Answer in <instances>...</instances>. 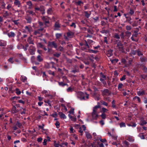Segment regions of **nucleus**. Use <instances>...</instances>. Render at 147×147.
Returning a JSON list of instances; mask_svg holds the SVG:
<instances>
[{"instance_id": "f257e3e1", "label": "nucleus", "mask_w": 147, "mask_h": 147, "mask_svg": "<svg viewBox=\"0 0 147 147\" xmlns=\"http://www.w3.org/2000/svg\"><path fill=\"white\" fill-rule=\"evenodd\" d=\"M78 94L80 96V97L78 96V98L81 100H86L89 98V95L86 92L84 93L82 92H80L78 93Z\"/></svg>"}, {"instance_id": "f03ea898", "label": "nucleus", "mask_w": 147, "mask_h": 147, "mask_svg": "<svg viewBox=\"0 0 147 147\" xmlns=\"http://www.w3.org/2000/svg\"><path fill=\"white\" fill-rule=\"evenodd\" d=\"M102 93L104 98L108 100H110V92L107 89H104V90H101Z\"/></svg>"}, {"instance_id": "7ed1b4c3", "label": "nucleus", "mask_w": 147, "mask_h": 147, "mask_svg": "<svg viewBox=\"0 0 147 147\" xmlns=\"http://www.w3.org/2000/svg\"><path fill=\"white\" fill-rule=\"evenodd\" d=\"M99 106L96 105L94 107L93 111L92 113V117L93 119H96L98 117V114L97 112V109L99 108Z\"/></svg>"}, {"instance_id": "20e7f679", "label": "nucleus", "mask_w": 147, "mask_h": 147, "mask_svg": "<svg viewBox=\"0 0 147 147\" xmlns=\"http://www.w3.org/2000/svg\"><path fill=\"white\" fill-rule=\"evenodd\" d=\"M48 46L51 48L54 47L55 49H57V44L54 41L49 42Z\"/></svg>"}, {"instance_id": "39448f33", "label": "nucleus", "mask_w": 147, "mask_h": 147, "mask_svg": "<svg viewBox=\"0 0 147 147\" xmlns=\"http://www.w3.org/2000/svg\"><path fill=\"white\" fill-rule=\"evenodd\" d=\"M117 49H118L119 50L122 52H124V50L123 48L122 44L121 42H118L117 44Z\"/></svg>"}, {"instance_id": "423d86ee", "label": "nucleus", "mask_w": 147, "mask_h": 147, "mask_svg": "<svg viewBox=\"0 0 147 147\" xmlns=\"http://www.w3.org/2000/svg\"><path fill=\"white\" fill-rule=\"evenodd\" d=\"M36 51L35 48L32 46L30 47L29 49V51L30 54L33 55L34 54Z\"/></svg>"}, {"instance_id": "0eeeda50", "label": "nucleus", "mask_w": 147, "mask_h": 147, "mask_svg": "<svg viewBox=\"0 0 147 147\" xmlns=\"http://www.w3.org/2000/svg\"><path fill=\"white\" fill-rule=\"evenodd\" d=\"M42 20L45 22V23L46 25L47 26V24H49V18L45 16H43L41 18Z\"/></svg>"}, {"instance_id": "6e6552de", "label": "nucleus", "mask_w": 147, "mask_h": 147, "mask_svg": "<svg viewBox=\"0 0 147 147\" xmlns=\"http://www.w3.org/2000/svg\"><path fill=\"white\" fill-rule=\"evenodd\" d=\"M14 4L16 6H17L19 7L21 6V4L18 0H15L14 2Z\"/></svg>"}, {"instance_id": "1a4fd4ad", "label": "nucleus", "mask_w": 147, "mask_h": 147, "mask_svg": "<svg viewBox=\"0 0 147 147\" xmlns=\"http://www.w3.org/2000/svg\"><path fill=\"white\" fill-rule=\"evenodd\" d=\"M58 114L61 119H66L67 118L66 116H65V114L62 112H59L58 113Z\"/></svg>"}, {"instance_id": "9d476101", "label": "nucleus", "mask_w": 147, "mask_h": 147, "mask_svg": "<svg viewBox=\"0 0 147 147\" xmlns=\"http://www.w3.org/2000/svg\"><path fill=\"white\" fill-rule=\"evenodd\" d=\"M6 42L3 40H0V46H5L6 45Z\"/></svg>"}, {"instance_id": "9b49d317", "label": "nucleus", "mask_w": 147, "mask_h": 147, "mask_svg": "<svg viewBox=\"0 0 147 147\" xmlns=\"http://www.w3.org/2000/svg\"><path fill=\"white\" fill-rule=\"evenodd\" d=\"M18 110L16 109V107L13 106L11 110V113H15L18 112Z\"/></svg>"}, {"instance_id": "f8f14e48", "label": "nucleus", "mask_w": 147, "mask_h": 147, "mask_svg": "<svg viewBox=\"0 0 147 147\" xmlns=\"http://www.w3.org/2000/svg\"><path fill=\"white\" fill-rule=\"evenodd\" d=\"M137 53V55L139 56H140L142 55V53L139 50H137V51H135L134 52V53H133L134 55H135L136 54V53Z\"/></svg>"}, {"instance_id": "ddd939ff", "label": "nucleus", "mask_w": 147, "mask_h": 147, "mask_svg": "<svg viewBox=\"0 0 147 147\" xmlns=\"http://www.w3.org/2000/svg\"><path fill=\"white\" fill-rule=\"evenodd\" d=\"M138 95L140 96L142 95H144L145 94V91L144 90L139 91L137 92Z\"/></svg>"}, {"instance_id": "4468645a", "label": "nucleus", "mask_w": 147, "mask_h": 147, "mask_svg": "<svg viewBox=\"0 0 147 147\" xmlns=\"http://www.w3.org/2000/svg\"><path fill=\"white\" fill-rule=\"evenodd\" d=\"M26 4L28 6V8L31 9L32 7V3L31 1H28L26 2Z\"/></svg>"}, {"instance_id": "2eb2a0df", "label": "nucleus", "mask_w": 147, "mask_h": 147, "mask_svg": "<svg viewBox=\"0 0 147 147\" xmlns=\"http://www.w3.org/2000/svg\"><path fill=\"white\" fill-rule=\"evenodd\" d=\"M68 115L72 121L75 122L76 121V117L72 116L70 114H69Z\"/></svg>"}, {"instance_id": "dca6fc26", "label": "nucleus", "mask_w": 147, "mask_h": 147, "mask_svg": "<svg viewBox=\"0 0 147 147\" xmlns=\"http://www.w3.org/2000/svg\"><path fill=\"white\" fill-rule=\"evenodd\" d=\"M74 35V34L72 32H68L67 33V36L69 38H71L73 37Z\"/></svg>"}, {"instance_id": "f3484780", "label": "nucleus", "mask_w": 147, "mask_h": 147, "mask_svg": "<svg viewBox=\"0 0 147 147\" xmlns=\"http://www.w3.org/2000/svg\"><path fill=\"white\" fill-rule=\"evenodd\" d=\"M27 78L24 76H21L20 78V80L23 82H24L26 81Z\"/></svg>"}, {"instance_id": "a211bd4d", "label": "nucleus", "mask_w": 147, "mask_h": 147, "mask_svg": "<svg viewBox=\"0 0 147 147\" xmlns=\"http://www.w3.org/2000/svg\"><path fill=\"white\" fill-rule=\"evenodd\" d=\"M7 35L9 37H12L14 36L15 34L14 32H11L8 33Z\"/></svg>"}, {"instance_id": "6ab92c4d", "label": "nucleus", "mask_w": 147, "mask_h": 147, "mask_svg": "<svg viewBox=\"0 0 147 147\" xmlns=\"http://www.w3.org/2000/svg\"><path fill=\"white\" fill-rule=\"evenodd\" d=\"M83 2L80 0H79L78 1L75 2V4L77 5L81 6L82 4H83Z\"/></svg>"}, {"instance_id": "aec40b11", "label": "nucleus", "mask_w": 147, "mask_h": 147, "mask_svg": "<svg viewBox=\"0 0 147 147\" xmlns=\"http://www.w3.org/2000/svg\"><path fill=\"white\" fill-rule=\"evenodd\" d=\"M28 23H30L31 22L32 18L28 16L26 18Z\"/></svg>"}, {"instance_id": "412c9836", "label": "nucleus", "mask_w": 147, "mask_h": 147, "mask_svg": "<svg viewBox=\"0 0 147 147\" xmlns=\"http://www.w3.org/2000/svg\"><path fill=\"white\" fill-rule=\"evenodd\" d=\"M20 113L22 115L25 114L26 109L24 108H21L20 109Z\"/></svg>"}, {"instance_id": "4be33fe9", "label": "nucleus", "mask_w": 147, "mask_h": 147, "mask_svg": "<svg viewBox=\"0 0 147 147\" xmlns=\"http://www.w3.org/2000/svg\"><path fill=\"white\" fill-rule=\"evenodd\" d=\"M52 12H53V10L51 8H49V9H47V12L48 14H50V15L51 14H52Z\"/></svg>"}, {"instance_id": "5701e85b", "label": "nucleus", "mask_w": 147, "mask_h": 147, "mask_svg": "<svg viewBox=\"0 0 147 147\" xmlns=\"http://www.w3.org/2000/svg\"><path fill=\"white\" fill-rule=\"evenodd\" d=\"M103 19L105 20H106V21L105 22L104 21H101V24L102 25H105L106 24V22H108L107 21V20L108 18H103Z\"/></svg>"}, {"instance_id": "b1692460", "label": "nucleus", "mask_w": 147, "mask_h": 147, "mask_svg": "<svg viewBox=\"0 0 147 147\" xmlns=\"http://www.w3.org/2000/svg\"><path fill=\"white\" fill-rule=\"evenodd\" d=\"M118 61V59H113L112 60H111V62L113 64H115Z\"/></svg>"}, {"instance_id": "393cba45", "label": "nucleus", "mask_w": 147, "mask_h": 147, "mask_svg": "<svg viewBox=\"0 0 147 147\" xmlns=\"http://www.w3.org/2000/svg\"><path fill=\"white\" fill-rule=\"evenodd\" d=\"M86 135L87 138L88 139H90L92 138L91 135L89 133L86 132Z\"/></svg>"}, {"instance_id": "a878e982", "label": "nucleus", "mask_w": 147, "mask_h": 147, "mask_svg": "<svg viewBox=\"0 0 147 147\" xmlns=\"http://www.w3.org/2000/svg\"><path fill=\"white\" fill-rule=\"evenodd\" d=\"M112 107L113 108H114L115 109H116L117 107L116 106V105L115 104V102L114 100H113L112 101Z\"/></svg>"}, {"instance_id": "bb28decb", "label": "nucleus", "mask_w": 147, "mask_h": 147, "mask_svg": "<svg viewBox=\"0 0 147 147\" xmlns=\"http://www.w3.org/2000/svg\"><path fill=\"white\" fill-rule=\"evenodd\" d=\"M74 90V88L71 87H69L67 89V92H72Z\"/></svg>"}, {"instance_id": "cd10ccee", "label": "nucleus", "mask_w": 147, "mask_h": 147, "mask_svg": "<svg viewBox=\"0 0 147 147\" xmlns=\"http://www.w3.org/2000/svg\"><path fill=\"white\" fill-rule=\"evenodd\" d=\"M147 123L146 121L144 120H142L141 121V123L140 125H144L146 124Z\"/></svg>"}, {"instance_id": "c85d7f7f", "label": "nucleus", "mask_w": 147, "mask_h": 147, "mask_svg": "<svg viewBox=\"0 0 147 147\" xmlns=\"http://www.w3.org/2000/svg\"><path fill=\"white\" fill-rule=\"evenodd\" d=\"M42 58L40 55H38L37 57V60L38 61L40 62L42 60Z\"/></svg>"}, {"instance_id": "c756f323", "label": "nucleus", "mask_w": 147, "mask_h": 147, "mask_svg": "<svg viewBox=\"0 0 147 147\" xmlns=\"http://www.w3.org/2000/svg\"><path fill=\"white\" fill-rule=\"evenodd\" d=\"M60 26L59 22H56L55 24V28H59Z\"/></svg>"}, {"instance_id": "7c9ffc66", "label": "nucleus", "mask_w": 147, "mask_h": 147, "mask_svg": "<svg viewBox=\"0 0 147 147\" xmlns=\"http://www.w3.org/2000/svg\"><path fill=\"white\" fill-rule=\"evenodd\" d=\"M88 51L90 53H96L98 52V51H95V50H94L92 49H90Z\"/></svg>"}, {"instance_id": "2f4dec72", "label": "nucleus", "mask_w": 147, "mask_h": 147, "mask_svg": "<svg viewBox=\"0 0 147 147\" xmlns=\"http://www.w3.org/2000/svg\"><path fill=\"white\" fill-rule=\"evenodd\" d=\"M119 125L121 127H125L126 126L125 123L123 122L119 124Z\"/></svg>"}, {"instance_id": "473e14b6", "label": "nucleus", "mask_w": 147, "mask_h": 147, "mask_svg": "<svg viewBox=\"0 0 147 147\" xmlns=\"http://www.w3.org/2000/svg\"><path fill=\"white\" fill-rule=\"evenodd\" d=\"M85 15V16L87 18H88L90 16V14H89L87 11H84Z\"/></svg>"}, {"instance_id": "72a5a7b5", "label": "nucleus", "mask_w": 147, "mask_h": 147, "mask_svg": "<svg viewBox=\"0 0 147 147\" xmlns=\"http://www.w3.org/2000/svg\"><path fill=\"white\" fill-rule=\"evenodd\" d=\"M62 34L60 33H57L55 34L56 37L58 39L62 36Z\"/></svg>"}, {"instance_id": "f704fd0d", "label": "nucleus", "mask_w": 147, "mask_h": 147, "mask_svg": "<svg viewBox=\"0 0 147 147\" xmlns=\"http://www.w3.org/2000/svg\"><path fill=\"white\" fill-rule=\"evenodd\" d=\"M95 99V100H98L100 99L99 95H95L94 96Z\"/></svg>"}, {"instance_id": "c9c22d12", "label": "nucleus", "mask_w": 147, "mask_h": 147, "mask_svg": "<svg viewBox=\"0 0 147 147\" xmlns=\"http://www.w3.org/2000/svg\"><path fill=\"white\" fill-rule=\"evenodd\" d=\"M8 61L10 62L11 63H13L14 61L13 60V58L12 57L10 58L8 60Z\"/></svg>"}, {"instance_id": "e433bc0d", "label": "nucleus", "mask_w": 147, "mask_h": 147, "mask_svg": "<svg viewBox=\"0 0 147 147\" xmlns=\"http://www.w3.org/2000/svg\"><path fill=\"white\" fill-rule=\"evenodd\" d=\"M9 13L7 11H5L3 14V16L5 17H6L7 16H9Z\"/></svg>"}, {"instance_id": "4c0bfd02", "label": "nucleus", "mask_w": 147, "mask_h": 147, "mask_svg": "<svg viewBox=\"0 0 147 147\" xmlns=\"http://www.w3.org/2000/svg\"><path fill=\"white\" fill-rule=\"evenodd\" d=\"M47 72L50 75H51L53 76L55 75V73L54 71H52L51 70H49L47 71Z\"/></svg>"}, {"instance_id": "58836bf2", "label": "nucleus", "mask_w": 147, "mask_h": 147, "mask_svg": "<svg viewBox=\"0 0 147 147\" xmlns=\"http://www.w3.org/2000/svg\"><path fill=\"white\" fill-rule=\"evenodd\" d=\"M42 7L40 6V8H39L38 7H35L34 9L36 10L40 11H42Z\"/></svg>"}, {"instance_id": "ea45409f", "label": "nucleus", "mask_w": 147, "mask_h": 147, "mask_svg": "<svg viewBox=\"0 0 147 147\" xmlns=\"http://www.w3.org/2000/svg\"><path fill=\"white\" fill-rule=\"evenodd\" d=\"M12 8V5L11 4H9L7 7L6 8L7 9L10 11V9Z\"/></svg>"}, {"instance_id": "a19ab883", "label": "nucleus", "mask_w": 147, "mask_h": 147, "mask_svg": "<svg viewBox=\"0 0 147 147\" xmlns=\"http://www.w3.org/2000/svg\"><path fill=\"white\" fill-rule=\"evenodd\" d=\"M42 30L43 29L42 28L41 29H39L38 30L35 31L34 32V34L36 35H37L38 34H39V31H42Z\"/></svg>"}, {"instance_id": "79ce46f5", "label": "nucleus", "mask_w": 147, "mask_h": 147, "mask_svg": "<svg viewBox=\"0 0 147 147\" xmlns=\"http://www.w3.org/2000/svg\"><path fill=\"white\" fill-rule=\"evenodd\" d=\"M13 45H10L8 46L7 48L8 49L11 50L13 48Z\"/></svg>"}, {"instance_id": "37998d69", "label": "nucleus", "mask_w": 147, "mask_h": 147, "mask_svg": "<svg viewBox=\"0 0 147 147\" xmlns=\"http://www.w3.org/2000/svg\"><path fill=\"white\" fill-rule=\"evenodd\" d=\"M105 79H103L102 78H101L100 79V81H101L103 83L104 85H105L106 84V82L105 81Z\"/></svg>"}, {"instance_id": "c03bdc74", "label": "nucleus", "mask_w": 147, "mask_h": 147, "mask_svg": "<svg viewBox=\"0 0 147 147\" xmlns=\"http://www.w3.org/2000/svg\"><path fill=\"white\" fill-rule=\"evenodd\" d=\"M134 139L131 136H129L128 137V140L130 142L133 141H134Z\"/></svg>"}, {"instance_id": "a18cd8bd", "label": "nucleus", "mask_w": 147, "mask_h": 147, "mask_svg": "<svg viewBox=\"0 0 147 147\" xmlns=\"http://www.w3.org/2000/svg\"><path fill=\"white\" fill-rule=\"evenodd\" d=\"M55 125L57 128L59 127L60 123L58 121H57L55 123Z\"/></svg>"}, {"instance_id": "49530a36", "label": "nucleus", "mask_w": 147, "mask_h": 147, "mask_svg": "<svg viewBox=\"0 0 147 147\" xmlns=\"http://www.w3.org/2000/svg\"><path fill=\"white\" fill-rule=\"evenodd\" d=\"M100 102L102 105H105L106 106H107L108 105V104L106 102L104 101H101Z\"/></svg>"}, {"instance_id": "de8ad7c7", "label": "nucleus", "mask_w": 147, "mask_h": 147, "mask_svg": "<svg viewBox=\"0 0 147 147\" xmlns=\"http://www.w3.org/2000/svg\"><path fill=\"white\" fill-rule=\"evenodd\" d=\"M140 60L142 62H146V59L145 58H140Z\"/></svg>"}, {"instance_id": "09e8293b", "label": "nucleus", "mask_w": 147, "mask_h": 147, "mask_svg": "<svg viewBox=\"0 0 147 147\" xmlns=\"http://www.w3.org/2000/svg\"><path fill=\"white\" fill-rule=\"evenodd\" d=\"M57 49L61 51H63L64 50L63 48L61 46L59 47Z\"/></svg>"}, {"instance_id": "8fccbe9b", "label": "nucleus", "mask_w": 147, "mask_h": 147, "mask_svg": "<svg viewBox=\"0 0 147 147\" xmlns=\"http://www.w3.org/2000/svg\"><path fill=\"white\" fill-rule=\"evenodd\" d=\"M21 92L19 89H16V93L18 95H20L21 94Z\"/></svg>"}, {"instance_id": "3c124183", "label": "nucleus", "mask_w": 147, "mask_h": 147, "mask_svg": "<svg viewBox=\"0 0 147 147\" xmlns=\"http://www.w3.org/2000/svg\"><path fill=\"white\" fill-rule=\"evenodd\" d=\"M16 125L18 126L20 128L22 126V125L20 123L18 122H17Z\"/></svg>"}, {"instance_id": "603ef678", "label": "nucleus", "mask_w": 147, "mask_h": 147, "mask_svg": "<svg viewBox=\"0 0 147 147\" xmlns=\"http://www.w3.org/2000/svg\"><path fill=\"white\" fill-rule=\"evenodd\" d=\"M134 13V11L133 9H130L129 12V14L130 15H133Z\"/></svg>"}, {"instance_id": "864d4df0", "label": "nucleus", "mask_w": 147, "mask_h": 147, "mask_svg": "<svg viewBox=\"0 0 147 147\" xmlns=\"http://www.w3.org/2000/svg\"><path fill=\"white\" fill-rule=\"evenodd\" d=\"M106 54L108 57H110V51L109 50H108L106 52Z\"/></svg>"}, {"instance_id": "5fc2aeb1", "label": "nucleus", "mask_w": 147, "mask_h": 147, "mask_svg": "<svg viewBox=\"0 0 147 147\" xmlns=\"http://www.w3.org/2000/svg\"><path fill=\"white\" fill-rule=\"evenodd\" d=\"M42 48L43 49H44V50L45 51H47V50L48 52H50V51L51 50V49H49V48H48V49H47L44 47H43Z\"/></svg>"}, {"instance_id": "6e6d98bb", "label": "nucleus", "mask_w": 147, "mask_h": 147, "mask_svg": "<svg viewBox=\"0 0 147 147\" xmlns=\"http://www.w3.org/2000/svg\"><path fill=\"white\" fill-rule=\"evenodd\" d=\"M28 42L30 44H34L33 41H31L30 39V38H28L27 40Z\"/></svg>"}, {"instance_id": "4d7b16f0", "label": "nucleus", "mask_w": 147, "mask_h": 147, "mask_svg": "<svg viewBox=\"0 0 147 147\" xmlns=\"http://www.w3.org/2000/svg\"><path fill=\"white\" fill-rule=\"evenodd\" d=\"M134 99H136L139 102H140V98L137 96H135L134 98Z\"/></svg>"}, {"instance_id": "13d9d810", "label": "nucleus", "mask_w": 147, "mask_h": 147, "mask_svg": "<svg viewBox=\"0 0 147 147\" xmlns=\"http://www.w3.org/2000/svg\"><path fill=\"white\" fill-rule=\"evenodd\" d=\"M101 116L103 119H105L106 118V115L104 113H103L101 115Z\"/></svg>"}, {"instance_id": "bf43d9fd", "label": "nucleus", "mask_w": 147, "mask_h": 147, "mask_svg": "<svg viewBox=\"0 0 147 147\" xmlns=\"http://www.w3.org/2000/svg\"><path fill=\"white\" fill-rule=\"evenodd\" d=\"M141 77L144 79H147V76L146 75H143L141 76Z\"/></svg>"}, {"instance_id": "052dcab7", "label": "nucleus", "mask_w": 147, "mask_h": 147, "mask_svg": "<svg viewBox=\"0 0 147 147\" xmlns=\"http://www.w3.org/2000/svg\"><path fill=\"white\" fill-rule=\"evenodd\" d=\"M59 84L60 86H65L66 84L62 82H59Z\"/></svg>"}, {"instance_id": "680f3d73", "label": "nucleus", "mask_w": 147, "mask_h": 147, "mask_svg": "<svg viewBox=\"0 0 147 147\" xmlns=\"http://www.w3.org/2000/svg\"><path fill=\"white\" fill-rule=\"evenodd\" d=\"M100 76L101 78H103V79H106V76H105L102 73H100Z\"/></svg>"}, {"instance_id": "e2e57ef3", "label": "nucleus", "mask_w": 147, "mask_h": 147, "mask_svg": "<svg viewBox=\"0 0 147 147\" xmlns=\"http://www.w3.org/2000/svg\"><path fill=\"white\" fill-rule=\"evenodd\" d=\"M54 56L56 57H59L60 56V54H59L58 53H56L54 54L53 55Z\"/></svg>"}, {"instance_id": "0e129e2a", "label": "nucleus", "mask_w": 147, "mask_h": 147, "mask_svg": "<svg viewBox=\"0 0 147 147\" xmlns=\"http://www.w3.org/2000/svg\"><path fill=\"white\" fill-rule=\"evenodd\" d=\"M126 75H124L120 79V80L121 81H122L124 80L125 79Z\"/></svg>"}, {"instance_id": "69168bd1", "label": "nucleus", "mask_w": 147, "mask_h": 147, "mask_svg": "<svg viewBox=\"0 0 147 147\" xmlns=\"http://www.w3.org/2000/svg\"><path fill=\"white\" fill-rule=\"evenodd\" d=\"M70 130V132L71 133H74V129L73 128V127L71 126L70 127V128H69Z\"/></svg>"}, {"instance_id": "338daca9", "label": "nucleus", "mask_w": 147, "mask_h": 147, "mask_svg": "<svg viewBox=\"0 0 147 147\" xmlns=\"http://www.w3.org/2000/svg\"><path fill=\"white\" fill-rule=\"evenodd\" d=\"M38 46L41 48H43L44 46L42 45L41 43H39L38 44Z\"/></svg>"}, {"instance_id": "774afa93", "label": "nucleus", "mask_w": 147, "mask_h": 147, "mask_svg": "<svg viewBox=\"0 0 147 147\" xmlns=\"http://www.w3.org/2000/svg\"><path fill=\"white\" fill-rule=\"evenodd\" d=\"M42 140V138L41 137L38 138L37 139V141L38 142H41Z\"/></svg>"}]
</instances>
